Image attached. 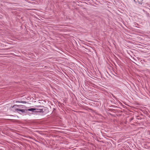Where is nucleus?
<instances>
[{"label": "nucleus", "mask_w": 150, "mask_h": 150, "mask_svg": "<svg viewBox=\"0 0 150 150\" xmlns=\"http://www.w3.org/2000/svg\"><path fill=\"white\" fill-rule=\"evenodd\" d=\"M15 110L16 111H17L18 112H19L20 111L21 112H25V111H32L33 112H41L42 113H43V110L42 109H35L33 108H30L27 110L16 108Z\"/></svg>", "instance_id": "obj_1"}, {"label": "nucleus", "mask_w": 150, "mask_h": 150, "mask_svg": "<svg viewBox=\"0 0 150 150\" xmlns=\"http://www.w3.org/2000/svg\"><path fill=\"white\" fill-rule=\"evenodd\" d=\"M134 1L136 3H138L139 4L141 3L142 1V0H134Z\"/></svg>", "instance_id": "obj_2"}, {"label": "nucleus", "mask_w": 150, "mask_h": 150, "mask_svg": "<svg viewBox=\"0 0 150 150\" xmlns=\"http://www.w3.org/2000/svg\"><path fill=\"white\" fill-rule=\"evenodd\" d=\"M139 25L137 23L134 22L133 23V26L136 27H137V26H139Z\"/></svg>", "instance_id": "obj_3"}, {"label": "nucleus", "mask_w": 150, "mask_h": 150, "mask_svg": "<svg viewBox=\"0 0 150 150\" xmlns=\"http://www.w3.org/2000/svg\"><path fill=\"white\" fill-rule=\"evenodd\" d=\"M21 106V105H15L14 106H13V107H12V108H16V107L17 106H18V107H19L20 106Z\"/></svg>", "instance_id": "obj_4"}, {"label": "nucleus", "mask_w": 150, "mask_h": 150, "mask_svg": "<svg viewBox=\"0 0 150 150\" xmlns=\"http://www.w3.org/2000/svg\"><path fill=\"white\" fill-rule=\"evenodd\" d=\"M25 102H21V103H24Z\"/></svg>", "instance_id": "obj_5"}, {"label": "nucleus", "mask_w": 150, "mask_h": 150, "mask_svg": "<svg viewBox=\"0 0 150 150\" xmlns=\"http://www.w3.org/2000/svg\"><path fill=\"white\" fill-rule=\"evenodd\" d=\"M19 102V103H20V102L19 101H16V103H17V102Z\"/></svg>", "instance_id": "obj_6"}, {"label": "nucleus", "mask_w": 150, "mask_h": 150, "mask_svg": "<svg viewBox=\"0 0 150 150\" xmlns=\"http://www.w3.org/2000/svg\"><path fill=\"white\" fill-rule=\"evenodd\" d=\"M143 11H144V12H145V11L144 10H143Z\"/></svg>", "instance_id": "obj_7"}]
</instances>
